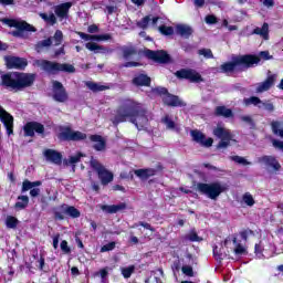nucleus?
<instances>
[{
	"instance_id": "obj_1",
	"label": "nucleus",
	"mask_w": 283,
	"mask_h": 283,
	"mask_svg": "<svg viewBox=\"0 0 283 283\" xmlns=\"http://www.w3.org/2000/svg\"><path fill=\"white\" fill-rule=\"evenodd\" d=\"M147 116V109H145L143 104L134 101H127L117 109L116 115L113 118V123L114 125H118V123L129 120L137 127V129H145L149 123V118Z\"/></svg>"
},
{
	"instance_id": "obj_2",
	"label": "nucleus",
	"mask_w": 283,
	"mask_h": 283,
	"mask_svg": "<svg viewBox=\"0 0 283 283\" xmlns=\"http://www.w3.org/2000/svg\"><path fill=\"white\" fill-rule=\"evenodd\" d=\"M34 74L31 73L12 72L1 75L2 85L9 90H15V92L31 87L34 84Z\"/></svg>"
},
{
	"instance_id": "obj_3",
	"label": "nucleus",
	"mask_w": 283,
	"mask_h": 283,
	"mask_svg": "<svg viewBox=\"0 0 283 283\" xmlns=\"http://www.w3.org/2000/svg\"><path fill=\"white\" fill-rule=\"evenodd\" d=\"M260 57L255 55H237L232 57V62L221 65V71L226 74L238 70V67H251V65H258Z\"/></svg>"
},
{
	"instance_id": "obj_4",
	"label": "nucleus",
	"mask_w": 283,
	"mask_h": 283,
	"mask_svg": "<svg viewBox=\"0 0 283 283\" xmlns=\"http://www.w3.org/2000/svg\"><path fill=\"white\" fill-rule=\"evenodd\" d=\"M197 189L200 193L210 198V200H218L220 195L229 189V186L220 181H214L211 184H197Z\"/></svg>"
},
{
	"instance_id": "obj_5",
	"label": "nucleus",
	"mask_w": 283,
	"mask_h": 283,
	"mask_svg": "<svg viewBox=\"0 0 283 283\" xmlns=\"http://www.w3.org/2000/svg\"><path fill=\"white\" fill-rule=\"evenodd\" d=\"M35 65L49 74H56V72H75V69L72 64H61L48 60H36Z\"/></svg>"
},
{
	"instance_id": "obj_6",
	"label": "nucleus",
	"mask_w": 283,
	"mask_h": 283,
	"mask_svg": "<svg viewBox=\"0 0 283 283\" xmlns=\"http://www.w3.org/2000/svg\"><path fill=\"white\" fill-rule=\"evenodd\" d=\"M2 22L9 25V28H15L17 30L12 32V35L19 36L20 39H25V32H36L33 25L23 20L4 19Z\"/></svg>"
},
{
	"instance_id": "obj_7",
	"label": "nucleus",
	"mask_w": 283,
	"mask_h": 283,
	"mask_svg": "<svg viewBox=\"0 0 283 283\" xmlns=\"http://www.w3.org/2000/svg\"><path fill=\"white\" fill-rule=\"evenodd\" d=\"M222 249L227 250L228 255L229 253H234L237 258L247 255L249 253L247 251V245L242 244V242H240L235 235L228 237L223 242Z\"/></svg>"
},
{
	"instance_id": "obj_8",
	"label": "nucleus",
	"mask_w": 283,
	"mask_h": 283,
	"mask_svg": "<svg viewBox=\"0 0 283 283\" xmlns=\"http://www.w3.org/2000/svg\"><path fill=\"white\" fill-rule=\"evenodd\" d=\"M90 163H91V167L95 169V171H97V175L102 185H109V182L114 180V174L105 169V167H103V165H101L96 159L91 158Z\"/></svg>"
},
{
	"instance_id": "obj_9",
	"label": "nucleus",
	"mask_w": 283,
	"mask_h": 283,
	"mask_svg": "<svg viewBox=\"0 0 283 283\" xmlns=\"http://www.w3.org/2000/svg\"><path fill=\"white\" fill-rule=\"evenodd\" d=\"M65 216L69 218H81V211L74 206L63 205L55 210V218L57 220H65Z\"/></svg>"
},
{
	"instance_id": "obj_10",
	"label": "nucleus",
	"mask_w": 283,
	"mask_h": 283,
	"mask_svg": "<svg viewBox=\"0 0 283 283\" xmlns=\"http://www.w3.org/2000/svg\"><path fill=\"white\" fill-rule=\"evenodd\" d=\"M213 134L217 136V138L221 139L218 146L219 149L229 147V143L233 140V135H231V132L222 126H217L213 130Z\"/></svg>"
},
{
	"instance_id": "obj_11",
	"label": "nucleus",
	"mask_w": 283,
	"mask_h": 283,
	"mask_svg": "<svg viewBox=\"0 0 283 283\" xmlns=\"http://www.w3.org/2000/svg\"><path fill=\"white\" fill-rule=\"evenodd\" d=\"M154 92L163 96L165 105H170L171 107H180L182 105V101L178 96L167 93V88L165 87H157Z\"/></svg>"
},
{
	"instance_id": "obj_12",
	"label": "nucleus",
	"mask_w": 283,
	"mask_h": 283,
	"mask_svg": "<svg viewBox=\"0 0 283 283\" xmlns=\"http://www.w3.org/2000/svg\"><path fill=\"white\" fill-rule=\"evenodd\" d=\"M243 103L247 107H249V105H254L255 107H259V109H265V112H273V109H275L272 103L262 102L260 97L255 96L244 98Z\"/></svg>"
},
{
	"instance_id": "obj_13",
	"label": "nucleus",
	"mask_w": 283,
	"mask_h": 283,
	"mask_svg": "<svg viewBox=\"0 0 283 283\" xmlns=\"http://www.w3.org/2000/svg\"><path fill=\"white\" fill-rule=\"evenodd\" d=\"M61 138L62 140H85L87 135L78 130H73L70 127H65L62 128Z\"/></svg>"
},
{
	"instance_id": "obj_14",
	"label": "nucleus",
	"mask_w": 283,
	"mask_h": 283,
	"mask_svg": "<svg viewBox=\"0 0 283 283\" xmlns=\"http://www.w3.org/2000/svg\"><path fill=\"white\" fill-rule=\"evenodd\" d=\"M6 65L9 70H23L28 66V61L23 57L4 56Z\"/></svg>"
},
{
	"instance_id": "obj_15",
	"label": "nucleus",
	"mask_w": 283,
	"mask_h": 283,
	"mask_svg": "<svg viewBox=\"0 0 283 283\" xmlns=\"http://www.w3.org/2000/svg\"><path fill=\"white\" fill-rule=\"evenodd\" d=\"M176 76L178 78H187L192 83H200V81H202V76L200 75V73L191 69H184V70L177 71Z\"/></svg>"
},
{
	"instance_id": "obj_16",
	"label": "nucleus",
	"mask_w": 283,
	"mask_h": 283,
	"mask_svg": "<svg viewBox=\"0 0 283 283\" xmlns=\"http://www.w3.org/2000/svg\"><path fill=\"white\" fill-rule=\"evenodd\" d=\"M258 163L264 165V167L271 169L272 171H280V169H282V165H280V161H277V158L274 156H262L258 159Z\"/></svg>"
},
{
	"instance_id": "obj_17",
	"label": "nucleus",
	"mask_w": 283,
	"mask_h": 283,
	"mask_svg": "<svg viewBox=\"0 0 283 283\" xmlns=\"http://www.w3.org/2000/svg\"><path fill=\"white\" fill-rule=\"evenodd\" d=\"M0 120L3 123L8 136H12L14 127V117L0 106Z\"/></svg>"
},
{
	"instance_id": "obj_18",
	"label": "nucleus",
	"mask_w": 283,
	"mask_h": 283,
	"mask_svg": "<svg viewBox=\"0 0 283 283\" xmlns=\"http://www.w3.org/2000/svg\"><path fill=\"white\" fill-rule=\"evenodd\" d=\"M53 98L59 103H65L67 101V93L61 82H53Z\"/></svg>"
},
{
	"instance_id": "obj_19",
	"label": "nucleus",
	"mask_w": 283,
	"mask_h": 283,
	"mask_svg": "<svg viewBox=\"0 0 283 283\" xmlns=\"http://www.w3.org/2000/svg\"><path fill=\"white\" fill-rule=\"evenodd\" d=\"M63 43V32L57 30L53 38L43 40L38 44V48H50V45H61Z\"/></svg>"
},
{
	"instance_id": "obj_20",
	"label": "nucleus",
	"mask_w": 283,
	"mask_h": 283,
	"mask_svg": "<svg viewBox=\"0 0 283 283\" xmlns=\"http://www.w3.org/2000/svg\"><path fill=\"white\" fill-rule=\"evenodd\" d=\"M191 136L195 143H198L202 147H211V145H213V138L205 137V134L200 130H191Z\"/></svg>"
},
{
	"instance_id": "obj_21",
	"label": "nucleus",
	"mask_w": 283,
	"mask_h": 283,
	"mask_svg": "<svg viewBox=\"0 0 283 283\" xmlns=\"http://www.w3.org/2000/svg\"><path fill=\"white\" fill-rule=\"evenodd\" d=\"M146 56L153 61H156V63H169V54H167L165 51L154 52L151 50H147Z\"/></svg>"
},
{
	"instance_id": "obj_22",
	"label": "nucleus",
	"mask_w": 283,
	"mask_h": 283,
	"mask_svg": "<svg viewBox=\"0 0 283 283\" xmlns=\"http://www.w3.org/2000/svg\"><path fill=\"white\" fill-rule=\"evenodd\" d=\"M43 156L48 163H53V165H61V160H63V156L61 153L54 149H46L43 151Z\"/></svg>"
},
{
	"instance_id": "obj_23",
	"label": "nucleus",
	"mask_w": 283,
	"mask_h": 283,
	"mask_svg": "<svg viewBox=\"0 0 283 283\" xmlns=\"http://www.w3.org/2000/svg\"><path fill=\"white\" fill-rule=\"evenodd\" d=\"M34 132H36V134H43L44 132L43 125L36 122H31L24 126V134L27 136H34Z\"/></svg>"
},
{
	"instance_id": "obj_24",
	"label": "nucleus",
	"mask_w": 283,
	"mask_h": 283,
	"mask_svg": "<svg viewBox=\"0 0 283 283\" xmlns=\"http://www.w3.org/2000/svg\"><path fill=\"white\" fill-rule=\"evenodd\" d=\"M70 8H72V2H65L54 8V12L59 19H65L67 17V12H70Z\"/></svg>"
},
{
	"instance_id": "obj_25",
	"label": "nucleus",
	"mask_w": 283,
	"mask_h": 283,
	"mask_svg": "<svg viewBox=\"0 0 283 283\" xmlns=\"http://www.w3.org/2000/svg\"><path fill=\"white\" fill-rule=\"evenodd\" d=\"M126 206L125 203H119V205H99V209H102V211H104V213H118V211H123V209H125Z\"/></svg>"
},
{
	"instance_id": "obj_26",
	"label": "nucleus",
	"mask_w": 283,
	"mask_h": 283,
	"mask_svg": "<svg viewBox=\"0 0 283 283\" xmlns=\"http://www.w3.org/2000/svg\"><path fill=\"white\" fill-rule=\"evenodd\" d=\"M78 36L83 39V41H109V34L104 35H91L83 32H77Z\"/></svg>"
},
{
	"instance_id": "obj_27",
	"label": "nucleus",
	"mask_w": 283,
	"mask_h": 283,
	"mask_svg": "<svg viewBox=\"0 0 283 283\" xmlns=\"http://www.w3.org/2000/svg\"><path fill=\"white\" fill-rule=\"evenodd\" d=\"M92 143H94L93 147L96 151H104L105 149V139L101 137V135H92L91 136Z\"/></svg>"
},
{
	"instance_id": "obj_28",
	"label": "nucleus",
	"mask_w": 283,
	"mask_h": 283,
	"mask_svg": "<svg viewBox=\"0 0 283 283\" xmlns=\"http://www.w3.org/2000/svg\"><path fill=\"white\" fill-rule=\"evenodd\" d=\"M275 78L273 76H269L266 78V81H264L263 83L258 84L256 87V92L262 93V92H266L269 90H271V87L273 86Z\"/></svg>"
},
{
	"instance_id": "obj_29",
	"label": "nucleus",
	"mask_w": 283,
	"mask_h": 283,
	"mask_svg": "<svg viewBox=\"0 0 283 283\" xmlns=\"http://www.w3.org/2000/svg\"><path fill=\"white\" fill-rule=\"evenodd\" d=\"M135 175L140 178L142 180H147V178L151 176H156V170L148 168V169H138L135 170Z\"/></svg>"
},
{
	"instance_id": "obj_30",
	"label": "nucleus",
	"mask_w": 283,
	"mask_h": 283,
	"mask_svg": "<svg viewBox=\"0 0 283 283\" xmlns=\"http://www.w3.org/2000/svg\"><path fill=\"white\" fill-rule=\"evenodd\" d=\"M85 85L88 87V90H91V92H105V90H109V86L107 85H102L91 81L85 82Z\"/></svg>"
},
{
	"instance_id": "obj_31",
	"label": "nucleus",
	"mask_w": 283,
	"mask_h": 283,
	"mask_svg": "<svg viewBox=\"0 0 283 283\" xmlns=\"http://www.w3.org/2000/svg\"><path fill=\"white\" fill-rule=\"evenodd\" d=\"M253 34H259L262 39L269 41V23H263L261 28L254 29Z\"/></svg>"
},
{
	"instance_id": "obj_32",
	"label": "nucleus",
	"mask_w": 283,
	"mask_h": 283,
	"mask_svg": "<svg viewBox=\"0 0 283 283\" xmlns=\"http://www.w3.org/2000/svg\"><path fill=\"white\" fill-rule=\"evenodd\" d=\"M133 83L135 85H149L151 83V78L145 74H139L133 80Z\"/></svg>"
},
{
	"instance_id": "obj_33",
	"label": "nucleus",
	"mask_w": 283,
	"mask_h": 283,
	"mask_svg": "<svg viewBox=\"0 0 283 283\" xmlns=\"http://www.w3.org/2000/svg\"><path fill=\"white\" fill-rule=\"evenodd\" d=\"M161 123L166 126L167 129H170L172 132H176L178 129V125H176V122L171 119L169 115H166L164 118H161Z\"/></svg>"
},
{
	"instance_id": "obj_34",
	"label": "nucleus",
	"mask_w": 283,
	"mask_h": 283,
	"mask_svg": "<svg viewBox=\"0 0 283 283\" xmlns=\"http://www.w3.org/2000/svg\"><path fill=\"white\" fill-rule=\"evenodd\" d=\"M272 132L275 136L283 138V123L282 122H272Z\"/></svg>"
},
{
	"instance_id": "obj_35",
	"label": "nucleus",
	"mask_w": 283,
	"mask_h": 283,
	"mask_svg": "<svg viewBox=\"0 0 283 283\" xmlns=\"http://www.w3.org/2000/svg\"><path fill=\"white\" fill-rule=\"evenodd\" d=\"M177 32L180 34V36H191V33L193 32L189 25L179 24L177 25Z\"/></svg>"
},
{
	"instance_id": "obj_36",
	"label": "nucleus",
	"mask_w": 283,
	"mask_h": 283,
	"mask_svg": "<svg viewBox=\"0 0 283 283\" xmlns=\"http://www.w3.org/2000/svg\"><path fill=\"white\" fill-rule=\"evenodd\" d=\"M216 114L217 116H224V118H231L233 116V112L224 106L217 107Z\"/></svg>"
},
{
	"instance_id": "obj_37",
	"label": "nucleus",
	"mask_w": 283,
	"mask_h": 283,
	"mask_svg": "<svg viewBox=\"0 0 283 283\" xmlns=\"http://www.w3.org/2000/svg\"><path fill=\"white\" fill-rule=\"evenodd\" d=\"M34 187H41V181H30V180H24L22 184V191H30Z\"/></svg>"
},
{
	"instance_id": "obj_38",
	"label": "nucleus",
	"mask_w": 283,
	"mask_h": 283,
	"mask_svg": "<svg viewBox=\"0 0 283 283\" xmlns=\"http://www.w3.org/2000/svg\"><path fill=\"white\" fill-rule=\"evenodd\" d=\"M40 17L50 25H54V23H56V15H54V13H40Z\"/></svg>"
},
{
	"instance_id": "obj_39",
	"label": "nucleus",
	"mask_w": 283,
	"mask_h": 283,
	"mask_svg": "<svg viewBox=\"0 0 283 283\" xmlns=\"http://www.w3.org/2000/svg\"><path fill=\"white\" fill-rule=\"evenodd\" d=\"M81 158H85V155L77 153L76 155L71 156L64 163L65 165H76V163L81 161Z\"/></svg>"
},
{
	"instance_id": "obj_40",
	"label": "nucleus",
	"mask_w": 283,
	"mask_h": 283,
	"mask_svg": "<svg viewBox=\"0 0 283 283\" xmlns=\"http://www.w3.org/2000/svg\"><path fill=\"white\" fill-rule=\"evenodd\" d=\"M242 201L244 202V205H247V207H253V205H255V199L253 198V195H251V192H245L242 196Z\"/></svg>"
},
{
	"instance_id": "obj_41",
	"label": "nucleus",
	"mask_w": 283,
	"mask_h": 283,
	"mask_svg": "<svg viewBox=\"0 0 283 283\" xmlns=\"http://www.w3.org/2000/svg\"><path fill=\"white\" fill-rule=\"evenodd\" d=\"M151 20L153 25H156V23H158V18H149V17H145L142 21L138 22V27L139 28H147L149 25V21Z\"/></svg>"
},
{
	"instance_id": "obj_42",
	"label": "nucleus",
	"mask_w": 283,
	"mask_h": 283,
	"mask_svg": "<svg viewBox=\"0 0 283 283\" xmlns=\"http://www.w3.org/2000/svg\"><path fill=\"white\" fill-rule=\"evenodd\" d=\"M6 224L8 229H17V224H19V220L12 216L7 217Z\"/></svg>"
},
{
	"instance_id": "obj_43",
	"label": "nucleus",
	"mask_w": 283,
	"mask_h": 283,
	"mask_svg": "<svg viewBox=\"0 0 283 283\" xmlns=\"http://www.w3.org/2000/svg\"><path fill=\"white\" fill-rule=\"evenodd\" d=\"M19 200L17 203H15V207L18 209H25L28 207V202H30V199L28 198V196H21L19 197Z\"/></svg>"
},
{
	"instance_id": "obj_44",
	"label": "nucleus",
	"mask_w": 283,
	"mask_h": 283,
	"mask_svg": "<svg viewBox=\"0 0 283 283\" xmlns=\"http://www.w3.org/2000/svg\"><path fill=\"white\" fill-rule=\"evenodd\" d=\"M159 32H160V34H164L165 36H171V34H174V28L167 27V25H161V27H159Z\"/></svg>"
},
{
	"instance_id": "obj_45",
	"label": "nucleus",
	"mask_w": 283,
	"mask_h": 283,
	"mask_svg": "<svg viewBox=\"0 0 283 283\" xmlns=\"http://www.w3.org/2000/svg\"><path fill=\"white\" fill-rule=\"evenodd\" d=\"M86 50H90V52L98 53L101 52V45L94 43V42H87L85 44Z\"/></svg>"
},
{
	"instance_id": "obj_46",
	"label": "nucleus",
	"mask_w": 283,
	"mask_h": 283,
	"mask_svg": "<svg viewBox=\"0 0 283 283\" xmlns=\"http://www.w3.org/2000/svg\"><path fill=\"white\" fill-rule=\"evenodd\" d=\"M135 269L136 268L134 265H130V266H127V268H122L123 276L126 277V279L132 277V273H134Z\"/></svg>"
},
{
	"instance_id": "obj_47",
	"label": "nucleus",
	"mask_w": 283,
	"mask_h": 283,
	"mask_svg": "<svg viewBox=\"0 0 283 283\" xmlns=\"http://www.w3.org/2000/svg\"><path fill=\"white\" fill-rule=\"evenodd\" d=\"M198 54L205 59H213V52H211V49H201L198 51Z\"/></svg>"
},
{
	"instance_id": "obj_48",
	"label": "nucleus",
	"mask_w": 283,
	"mask_h": 283,
	"mask_svg": "<svg viewBox=\"0 0 283 283\" xmlns=\"http://www.w3.org/2000/svg\"><path fill=\"white\" fill-rule=\"evenodd\" d=\"M231 160H233L238 165H243V166L251 165L244 157H240V156H232Z\"/></svg>"
},
{
	"instance_id": "obj_49",
	"label": "nucleus",
	"mask_w": 283,
	"mask_h": 283,
	"mask_svg": "<svg viewBox=\"0 0 283 283\" xmlns=\"http://www.w3.org/2000/svg\"><path fill=\"white\" fill-rule=\"evenodd\" d=\"M181 271L184 275H187L188 277H193V268H191L190 265H184L181 268Z\"/></svg>"
},
{
	"instance_id": "obj_50",
	"label": "nucleus",
	"mask_w": 283,
	"mask_h": 283,
	"mask_svg": "<svg viewBox=\"0 0 283 283\" xmlns=\"http://www.w3.org/2000/svg\"><path fill=\"white\" fill-rule=\"evenodd\" d=\"M115 248H116V243L115 242H109V243L102 247L101 252L105 253L107 251H114Z\"/></svg>"
},
{
	"instance_id": "obj_51",
	"label": "nucleus",
	"mask_w": 283,
	"mask_h": 283,
	"mask_svg": "<svg viewBox=\"0 0 283 283\" xmlns=\"http://www.w3.org/2000/svg\"><path fill=\"white\" fill-rule=\"evenodd\" d=\"M263 248L262 243L255 244V255L259 258V260H262L264 258V254H262Z\"/></svg>"
},
{
	"instance_id": "obj_52",
	"label": "nucleus",
	"mask_w": 283,
	"mask_h": 283,
	"mask_svg": "<svg viewBox=\"0 0 283 283\" xmlns=\"http://www.w3.org/2000/svg\"><path fill=\"white\" fill-rule=\"evenodd\" d=\"M61 250L63 251V253H71V249H70V245H67V241H62L61 244Z\"/></svg>"
},
{
	"instance_id": "obj_53",
	"label": "nucleus",
	"mask_w": 283,
	"mask_h": 283,
	"mask_svg": "<svg viewBox=\"0 0 283 283\" xmlns=\"http://www.w3.org/2000/svg\"><path fill=\"white\" fill-rule=\"evenodd\" d=\"M272 145H273V147H275V149H281V151H283V142L282 140L273 139Z\"/></svg>"
},
{
	"instance_id": "obj_54",
	"label": "nucleus",
	"mask_w": 283,
	"mask_h": 283,
	"mask_svg": "<svg viewBox=\"0 0 283 283\" xmlns=\"http://www.w3.org/2000/svg\"><path fill=\"white\" fill-rule=\"evenodd\" d=\"M218 19L216 18V15H207L206 17V23H208L209 25H212L213 23H217Z\"/></svg>"
},
{
	"instance_id": "obj_55",
	"label": "nucleus",
	"mask_w": 283,
	"mask_h": 283,
	"mask_svg": "<svg viewBox=\"0 0 283 283\" xmlns=\"http://www.w3.org/2000/svg\"><path fill=\"white\" fill-rule=\"evenodd\" d=\"M188 240H190V242H200V240H202V239L200 237H198V234L192 232L188 235Z\"/></svg>"
},
{
	"instance_id": "obj_56",
	"label": "nucleus",
	"mask_w": 283,
	"mask_h": 283,
	"mask_svg": "<svg viewBox=\"0 0 283 283\" xmlns=\"http://www.w3.org/2000/svg\"><path fill=\"white\" fill-rule=\"evenodd\" d=\"M259 56L261 59H264V61H270V59H273V56H270L269 51H262L259 53Z\"/></svg>"
},
{
	"instance_id": "obj_57",
	"label": "nucleus",
	"mask_w": 283,
	"mask_h": 283,
	"mask_svg": "<svg viewBox=\"0 0 283 283\" xmlns=\"http://www.w3.org/2000/svg\"><path fill=\"white\" fill-rule=\"evenodd\" d=\"M134 50L132 48H126L124 49V59H129V56H132V54H134Z\"/></svg>"
},
{
	"instance_id": "obj_58",
	"label": "nucleus",
	"mask_w": 283,
	"mask_h": 283,
	"mask_svg": "<svg viewBox=\"0 0 283 283\" xmlns=\"http://www.w3.org/2000/svg\"><path fill=\"white\" fill-rule=\"evenodd\" d=\"M261 2L263 3V6H265V8H273V6H275V2L273 0H261Z\"/></svg>"
},
{
	"instance_id": "obj_59",
	"label": "nucleus",
	"mask_w": 283,
	"mask_h": 283,
	"mask_svg": "<svg viewBox=\"0 0 283 283\" xmlns=\"http://www.w3.org/2000/svg\"><path fill=\"white\" fill-rule=\"evenodd\" d=\"M87 32L90 34H95V32H98V27L96 24H92L88 27Z\"/></svg>"
},
{
	"instance_id": "obj_60",
	"label": "nucleus",
	"mask_w": 283,
	"mask_h": 283,
	"mask_svg": "<svg viewBox=\"0 0 283 283\" xmlns=\"http://www.w3.org/2000/svg\"><path fill=\"white\" fill-rule=\"evenodd\" d=\"M39 193H41V190H40L39 188H33V189H31V191H30V196H31L32 198H36V196H39Z\"/></svg>"
},
{
	"instance_id": "obj_61",
	"label": "nucleus",
	"mask_w": 283,
	"mask_h": 283,
	"mask_svg": "<svg viewBox=\"0 0 283 283\" xmlns=\"http://www.w3.org/2000/svg\"><path fill=\"white\" fill-rule=\"evenodd\" d=\"M1 6H14V0H0Z\"/></svg>"
},
{
	"instance_id": "obj_62",
	"label": "nucleus",
	"mask_w": 283,
	"mask_h": 283,
	"mask_svg": "<svg viewBox=\"0 0 283 283\" xmlns=\"http://www.w3.org/2000/svg\"><path fill=\"white\" fill-rule=\"evenodd\" d=\"M138 65H140V63L137 62H128L125 64V67H138Z\"/></svg>"
},
{
	"instance_id": "obj_63",
	"label": "nucleus",
	"mask_w": 283,
	"mask_h": 283,
	"mask_svg": "<svg viewBox=\"0 0 283 283\" xmlns=\"http://www.w3.org/2000/svg\"><path fill=\"white\" fill-rule=\"evenodd\" d=\"M53 249H59V235L53 238Z\"/></svg>"
},
{
	"instance_id": "obj_64",
	"label": "nucleus",
	"mask_w": 283,
	"mask_h": 283,
	"mask_svg": "<svg viewBox=\"0 0 283 283\" xmlns=\"http://www.w3.org/2000/svg\"><path fill=\"white\" fill-rule=\"evenodd\" d=\"M99 275H101L102 280H105L107 277V270L106 269L101 270Z\"/></svg>"
}]
</instances>
